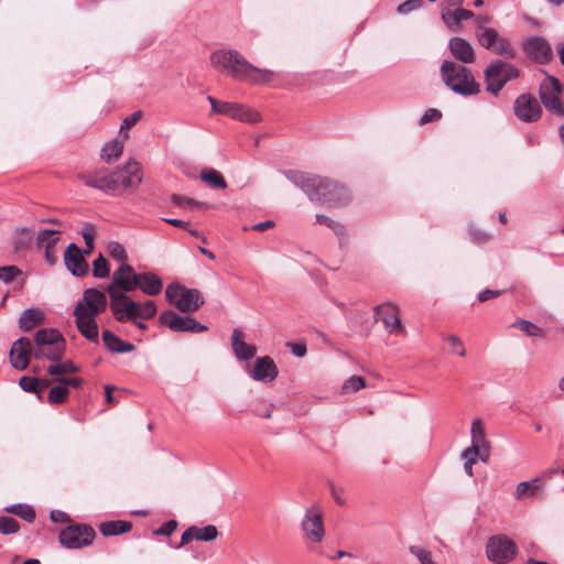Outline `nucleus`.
<instances>
[{"label": "nucleus", "instance_id": "nucleus-24", "mask_svg": "<svg viewBox=\"0 0 564 564\" xmlns=\"http://www.w3.org/2000/svg\"><path fill=\"white\" fill-rule=\"evenodd\" d=\"M218 534L217 528L213 524H208L203 528L192 525L183 532L181 542L175 547H182L191 543L193 540L209 542L217 539Z\"/></svg>", "mask_w": 564, "mask_h": 564}, {"label": "nucleus", "instance_id": "nucleus-42", "mask_svg": "<svg viewBox=\"0 0 564 564\" xmlns=\"http://www.w3.org/2000/svg\"><path fill=\"white\" fill-rule=\"evenodd\" d=\"M110 272V267L108 260L99 254L97 259L93 262V275L97 279L108 278Z\"/></svg>", "mask_w": 564, "mask_h": 564}, {"label": "nucleus", "instance_id": "nucleus-60", "mask_svg": "<svg viewBox=\"0 0 564 564\" xmlns=\"http://www.w3.org/2000/svg\"><path fill=\"white\" fill-rule=\"evenodd\" d=\"M50 519L56 523H65L69 521V517L66 512L61 510H53L50 513Z\"/></svg>", "mask_w": 564, "mask_h": 564}, {"label": "nucleus", "instance_id": "nucleus-33", "mask_svg": "<svg viewBox=\"0 0 564 564\" xmlns=\"http://www.w3.org/2000/svg\"><path fill=\"white\" fill-rule=\"evenodd\" d=\"M63 229L54 228V229H42L39 230L36 235V246L39 249L45 247H55L59 241L61 235L63 234Z\"/></svg>", "mask_w": 564, "mask_h": 564}, {"label": "nucleus", "instance_id": "nucleus-5", "mask_svg": "<svg viewBox=\"0 0 564 564\" xmlns=\"http://www.w3.org/2000/svg\"><path fill=\"white\" fill-rule=\"evenodd\" d=\"M444 85L453 93L468 97L480 93V84L465 65L445 59L440 67Z\"/></svg>", "mask_w": 564, "mask_h": 564}, {"label": "nucleus", "instance_id": "nucleus-45", "mask_svg": "<svg viewBox=\"0 0 564 564\" xmlns=\"http://www.w3.org/2000/svg\"><path fill=\"white\" fill-rule=\"evenodd\" d=\"M107 252L112 259L121 263L128 260V254L124 247L118 241H110L107 246Z\"/></svg>", "mask_w": 564, "mask_h": 564}, {"label": "nucleus", "instance_id": "nucleus-63", "mask_svg": "<svg viewBox=\"0 0 564 564\" xmlns=\"http://www.w3.org/2000/svg\"><path fill=\"white\" fill-rule=\"evenodd\" d=\"M210 106H212V111L214 113H219L220 115V110L223 109V106H224V102L225 101H219L217 100L216 98L212 97V96H208L207 97Z\"/></svg>", "mask_w": 564, "mask_h": 564}, {"label": "nucleus", "instance_id": "nucleus-49", "mask_svg": "<svg viewBox=\"0 0 564 564\" xmlns=\"http://www.w3.org/2000/svg\"><path fill=\"white\" fill-rule=\"evenodd\" d=\"M448 344L452 346L451 352L456 354L460 357H464L466 355V350L464 347V344L462 339L456 335H449L447 337Z\"/></svg>", "mask_w": 564, "mask_h": 564}, {"label": "nucleus", "instance_id": "nucleus-62", "mask_svg": "<svg viewBox=\"0 0 564 564\" xmlns=\"http://www.w3.org/2000/svg\"><path fill=\"white\" fill-rule=\"evenodd\" d=\"M275 226V223L273 220H265L262 223H258L251 227L252 230L256 231H264L267 229L273 228Z\"/></svg>", "mask_w": 564, "mask_h": 564}, {"label": "nucleus", "instance_id": "nucleus-57", "mask_svg": "<svg viewBox=\"0 0 564 564\" xmlns=\"http://www.w3.org/2000/svg\"><path fill=\"white\" fill-rule=\"evenodd\" d=\"M502 292L503 291L486 289L478 293L477 300H478V302L482 303L488 300L498 297L500 294H502Z\"/></svg>", "mask_w": 564, "mask_h": 564}, {"label": "nucleus", "instance_id": "nucleus-7", "mask_svg": "<svg viewBox=\"0 0 564 564\" xmlns=\"http://www.w3.org/2000/svg\"><path fill=\"white\" fill-rule=\"evenodd\" d=\"M519 77L520 70L518 67L502 59H494L484 70L486 91L498 96L509 82Z\"/></svg>", "mask_w": 564, "mask_h": 564}, {"label": "nucleus", "instance_id": "nucleus-16", "mask_svg": "<svg viewBox=\"0 0 564 564\" xmlns=\"http://www.w3.org/2000/svg\"><path fill=\"white\" fill-rule=\"evenodd\" d=\"M301 528L305 538L312 543H321L325 535L323 513L316 507L306 509Z\"/></svg>", "mask_w": 564, "mask_h": 564}, {"label": "nucleus", "instance_id": "nucleus-9", "mask_svg": "<svg viewBox=\"0 0 564 564\" xmlns=\"http://www.w3.org/2000/svg\"><path fill=\"white\" fill-rule=\"evenodd\" d=\"M165 295L169 303L182 313L195 312L204 304L200 291L187 288L186 284H167Z\"/></svg>", "mask_w": 564, "mask_h": 564}, {"label": "nucleus", "instance_id": "nucleus-51", "mask_svg": "<svg viewBox=\"0 0 564 564\" xmlns=\"http://www.w3.org/2000/svg\"><path fill=\"white\" fill-rule=\"evenodd\" d=\"M177 528V522L175 520H169L164 522L160 528L153 531L155 535H165L170 536Z\"/></svg>", "mask_w": 564, "mask_h": 564}, {"label": "nucleus", "instance_id": "nucleus-34", "mask_svg": "<svg viewBox=\"0 0 564 564\" xmlns=\"http://www.w3.org/2000/svg\"><path fill=\"white\" fill-rule=\"evenodd\" d=\"M4 511L14 514L22 520L32 523L36 518L35 509L26 503H14L4 508Z\"/></svg>", "mask_w": 564, "mask_h": 564}, {"label": "nucleus", "instance_id": "nucleus-29", "mask_svg": "<svg viewBox=\"0 0 564 564\" xmlns=\"http://www.w3.org/2000/svg\"><path fill=\"white\" fill-rule=\"evenodd\" d=\"M102 340L105 346L112 352L123 354L134 349L133 344L124 343L120 337L110 330L102 332Z\"/></svg>", "mask_w": 564, "mask_h": 564}, {"label": "nucleus", "instance_id": "nucleus-13", "mask_svg": "<svg viewBox=\"0 0 564 564\" xmlns=\"http://www.w3.org/2000/svg\"><path fill=\"white\" fill-rule=\"evenodd\" d=\"M562 90L561 82L551 75H546L539 88V96L545 109L561 118L564 117V105L561 100Z\"/></svg>", "mask_w": 564, "mask_h": 564}, {"label": "nucleus", "instance_id": "nucleus-11", "mask_svg": "<svg viewBox=\"0 0 564 564\" xmlns=\"http://www.w3.org/2000/svg\"><path fill=\"white\" fill-rule=\"evenodd\" d=\"M96 538L94 528L86 523H70L58 535L59 543L66 549H82L90 545Z\"/></svg>", "mask_w": 564, "mask_h": 564}, {"label": "nucleus", "instance_id": "nucleus-58", "mask_svg": "<svg viewBox=\"0 0 564 564\" xmlns=\"http://www.w3.org/2000/svg\"><path fill=\"white\" fill-rule=\"evenodd\" d=\"M141 291L150 296H154L161 293L163 284H137Z\"/></svg>", "mask_w": 564, "mask_h": 564}, {"label": "nucleus", "instance_id": "nucleus-12", "mask_svg": "<svg viewBox=\"0 0 564 564\" xmlns=\"http://www.w3.org/2000/svg\"><path fill=\"white\" fill-rule=\"evenodd\" d=\"M517 553L516 542L505 534L492 535L487 540L486 555L492 563L507 564L517 556Z\"/></svg>", "mask_w": 564, "mask_h": 564}, {"label": "nucleus", "instance_id": "nucleus-41", "mask_svg": "<svg viewBox=\"0 0 564 564\" xmlns=\"http://www.w3.org/2000/svg\"><path fill=\"white\" fill-rule=\"evenodd\" d=\"M19 386L23 391L34 393L39 400H42L39 378L23 376L19 381Z\"/></svg>", "mask_w": 564, "mask_h": 564}, {"label": "nucleus", "instance_id": "nucleus-55", "mask_svg": "<svg viewBox=\"0 0 564 564\" xmlns=\"http://www.w3.org/2000/svg\"><path fill=\"white\" fill-rule=\"evenodd\" d=\"M54 381L64 384L67 389L68 387L77 389L80 388L84 383L82 378L55 377Z\"/></svg>", "mask_w": 564, "mask_h": 564}, {"label": "nucleus", "instance_id": "nucleus-3", "mask_svg": "<svg viewBox=\"0 0 564 564\" xmlns=\"http://www.w3.org/2000/svg\"><path fill=\"white\" fill-rule=\"evenodd\" d=\"M137 289V284H108L107 292L110 297V310L119 323L135 318L151 319L156 314L154 301L139 302L132 300L128 293Z\"/></svg>", "mask_w": 564, "mask_h": 564}, {"label": "nucleus", "instance_id": "nucleus-36", "mask_svg": "<svg viewBox=\"0 0 564 564\" xmlns=\"http://www.w3.org/2000/svg\"><path fill=\"white\" fill-rule=\"evenodd\" d=\"M79 371V367L70 360L55 361L47 367V373L55 377H64V375L76 373Z\"/></svg>", "mask_w": 564, "mask_h": 564}, {"label": "nucleus", "instance_id": "nucleus-64", "mask_svg": "<svg viewBox=\"0 0 564 564\" xmlns=\"http://www.w3.org/2000/svg\"><path fill=\"white\" fill-rule=\"evenodd\" d=\"M489 456H490V447H489V444H486L484 447H481L479 449L477 458H479L481 462L486 463L489 459Z\"/></svg>", "mask_w": 564, "mask_h": 564}, {"label": "nucleus", "instance_id": "nucleus-48", "mask_svg": "<svg viewBox=\"0 0 564 564\" xmlns=\"http://www.w3.org/2000/svg\"><path fill=\"white\" fill-rule=\"evenodd\" d=\"M21 274L22 271L17 265L0 267V280L3 282H11Z\"/></svg>", "mask_w": 564, "mask_h": 564}, {"label": "nucleus", "instance_id": "nucleus-37", "mask_svg": "<svg viewBox=\"0 0 564 564\" xmlns=\"http://www.w3.org/2000/svg\"><path fill=\"white\" fill-rule=\"evenodd\" d=\"M122 151L123 143L118 139H113L102 147L101 159L107 163H111L122 154Z\"/></svg>", "mask_w": 564, "mask_h": 564}, {"label": "nucleus", "instance_id": "nucleus-53", "mask_svg": "<svg viewBox=\"0 0 564 564\" xmlns=\"http://www.w3.org/2000/svg\"><path fill=\"white\" fill-rule=\"evenodd\" d=\"M421 6L422 0H406L398 7L397 11L401 14H406L419 9Z\"/></svg>", "mask_w": 564, "mask_h": 564}, {"label": "nucleus", "instance_id": "nucleus-38", "mask_svg": "<svg viewBox=\"0 0 564 564\" xmlns=\"http://www.w3.org/2000/svg\"><path fill=\"white\" fill-rule=\"evenodd\" d=\"M471 446L479 451L486 444H489L486 440L485 427L480 419H476L471 423Z\"/></svg>", "mask_w": 564, "mask_h": 564}, {"label": "nucleus", "instance_id": "nucleus-26", "mask_svg": "<svg viewBox=\"0 0 564 564\" xmlns=\"http://www.w3.org/2000/svg\"><path fill=\"white\" fill-rule=\"evenodd\" d=\"M278 373L273 359L268 356L257 358L250 372L252 379L257 381H272L278 377Z\"/></svg>", "mask_w": 564, "mask_h": 564}, {"label": "nucleus", "instance_id": "nucleus-14", "mask_svg": "<svg viewBox=\"0 0 564 564\" xmlns=\"http://www.w3.org/2000/svg\"><path fill=\"white\" fill-rule=\"evenodd\" d=\"M159 322L161 325L169 327L172 332L184 333H203L208 330V327L194 317L181 316L174 311H165L160 315Z\"/></svg>", "mask_w": 564, "mask_h": 564}, {"label": "nucleus", "instance_id": "nucleus-15", "mask_svg": "<svg viewBox=\"0 0 564 564\" xmlns=\"http://www.w3.org/2000/svg\"><path fill=\"white\" fill-rule=\"evenodd\" d=\"M375 321L382 323L390 335H405V328L399 317V308L392 303H382L376 306Z\"/></svg>", "mask_w": 564, "mask_h": 564}, {"label": "nucleus", "instance_id": "nucleus-6", "mask_svg": "<svg viewBox=\"0 0 564 564\" xmlns=\"http://www.w3.org/2000/svg\"><path fill=\"white\" fill-rule=\"evenodd\" d=\"M34 358L59 361L66 349V340L55 328H43L34 335Z\"/></svg>", "mask_w": 564, "mask_h": 564}, {"label": "nucleus", "instance_id": "nucleus-21", "mask_svg": "<svg viewBox=\"0 0 564 564\" xmlns=\"http://www.w3.org/2000/svg\"><path fill=\"white\" fill-rule=\"evenodd\" d=\"M64 262L67 270L75 276L80 278L88 272V262L84 258L82 250L75 243H69L66 248Z\"/></svg>", "mask_w": 564, "mask_h": 564}, {"label": "nucleus", "instance_id": "nucleus-61", "mask_svg": "<svg viewBox=\"0 0 564 564\" xmlns=\"http://www.w3.org/2000/svg\"><path fill=\"white\" fill-rule=\"evenodd\" d=\"M44 250V257H45V260L48 264H54L57 260V256H56V251H55V247H45V248H42Z\"/></svg>", "mask_w": 564, "mask_h": 564}, {"label": "nucleus", "instance_id": "nucleus-47", "mask_svg": "<svg viewBox=\"0 0 564 564\" xmlns=\"http://www.w3.org/2000/svg\"><path fill=\"white\" fill-rule=\"evenodd\" d=\"M409 551L420 561L421 564H436L432 560V553L419 545H411Z\"/></svg>", "mask_w": 564, "mask_h": 564}, {"label": "nucleus", "instance_id": "nucleus-17", "mask_svg": "<svg viewBox=\"0 0 564 564\" xmlns=\"http://www.w3.org/2000/svg\"><path fill=\"white\" fill-rule=\"evenodd\" d=\"M513 110L517 118L523 122H535L542 115L540 102L531 94L518 96L514 100Z\"/></svg>", "mask_w": 564, "mask_h": 564}, {"label": "nucleus", "instance_id": "nucleus-35", "mask_svg": "<svg viewBox=\"0 0 564 564\" xmlns=\"http://www.w3.org/2000/svg\"><path fill=\"white\" fill-rule=\"evenodd\" d=\"M200 178L212 188L225 189L227 187L226 180L224 178L221 173L215 169H204L200 172Z\"/></svg>", "mask_w": 564, "mask_h": 564}, {"label": "nucleus", "instance_id": "nucleus-4", "mask_svg": "<svg viewBox=\"0 0 564 564\" xmlns=\"http://www.w3.org/2000/svg\"><path fill=\"white\" fill-rule=\"evenodd\" d=\"M107 307V299L104 292L97 289H87L83 299L74 310L76 326L79 333L91 341L98 340V325L95 317Z\"/></svg>", "mask_w": 564, "mask_h": 564}, {"label": "nucleus", "instance_id": "nucleus-2", "mask_svg": "<svg viewBox=\"0 0 564 564\" xmlns=\"http://www.w3.org/2000/svg\"><path fill=\"white\" fill-rule=\"evenodd\" d=\"M213 67L231 78L250 84H267L273 78V73L250 64L236 50H218L210 55Z\"/></svg>", "mask_w": 564, "mask_h": 564}, {"label": "nucleus", "instance_id": "nucleus-40", "mask_svg": "<svg viewBox=\"0 0 564 564\" xmlns=\"http://www.w3.org/2000/svg\"><path fill=\"white\" fill-rule=\"evenodd\" d=\"M69 390L62 383L53 387L47 397V401L51 404H62L67 400Z\"/></svg>", "mask_w": 564, "mask_h": 564}, {"label": "nucleus", "instance_id": "nucleus-19", "mask_svg": "<svg viewBox=\"0 0 564 564\" xmlns=\"http://www.w3.org/2000/svg\"><path fill=\"white\" fill-rule=\"evenodd\" d=\"M34 357V347L28 337L17 339L10 350V364L17 370H25L31 357Z\"/></svg>", "mask_w": 564, "mask_h": 564}, {"label": "nucleus", "instance_id": "nucleus-54", "mask_svg": "<svg viewBox=\"0 0 564 564\" xmlns=\"http://www.w3.org/2000/svg\"><path fill=\"white\" fill-rule=\"evenodd\" d=\"M142 118V111H134L132 115L128 116L123 119V122L120 127V131L131 129L140 119Z\"/></svg>", "mask_w": 564, "mask_h": 564}, {"label": "nucleus", "instance_id": "nucleus-59", "mask_svg": "<svg viewBox=\"0 0 564 564\" xmlns=\"http://www.w3.org/2000/svg\"><path fill=\"white\" fill-rule=\"evenodd\" d=\"M286 346L291 348L292 354L296 357H303L307 351L306 345L302 343L290 341L286 344Z\"/></svg>", "mask_w": 564, "mask_h": 564}, {"label": "nucleus", "instance_id": "nucleus-44", "mask_svg": "<svg viewBox=\"0 0 564 564\" xmlns=\"http://www.w3.org/2000/svg\"><path fill=\"white\" fill-rule=\"evenodd\" d=\"M365 380L362 377L360 376H351L349 377L341 386V392L344 394H349V393H354V392H357L359 390H361L362 388H365Z\"/></svg>", "mask_w": 564, "mask_h": 564}, {"label": "nucleus", "instance_id": "nucleus-46", "mask_svg": "<svg viewBox=\"0 0 564 564\" xmlns=\"http://www.w3.org/2000/svg\"><path fill=\"white\" fill-rule=\"evenodd\" d=\"M479 451L475 449V447H467L463 453L462 457L465 459L464 470L469 476L473 477V465L477 462V455Z\"/></svg>", "mask_w": 564, "mask_h": 564}, {"label": "nucleus", "instance_id": "nucleus-25", "mask_svg": "<svg viewBox=\"0 0 564 564\" xmlns=\"http://www.w3.org/2000/svg\"><path fill=\"white\" fill-rule=\"evenodd\" d=\"M285 175L294 185L302 188L311 200H314L321 176L308 175L299 171H289Z\"/></svg>", "mask_w": 564, "mask_h": 564}, {"label": "nucleus", "instance_id": "nucleus-39", "mask_svg": "<svg viewBox=\"0 0 564 564\" xmlns=\"http://www.w3.org/2000/svg\"><path fill=\"white\" fill-rule=\"evenodd\" d=\"M512 327L519 328L530 337H543L545 335L544 330L540 326L527 319H518L512 324Z\"/></svg>", "mask_w": 564, "mask_h": 564}, {"label": "nucleus", "instance_id": "nucleus-30", "mask_svg": "<svg viewBox=\"0 0 564 564\" xmlns=\"http://www.w3.org/2000/svg\"><path fill=\"white\" fill-rule=\"evenodd\" d=\"M132 529V523L126 520L105 521L99 524V531L104 536H113L127 533Z\"/></svg>", "mask_w": 564, "mask_h": 564}, {"label": "nucleus", "instance_id": "nucleus-56", "mask_svg": "<svg viewBox=\"0 0 564 564\" xmlns=\"http://www.w3.org/2000/svg\"><path fill=\"white\" fill-rule=\"evenodd\" d=\"M471 240L476 243H485L490 240L491 236L486 231L477 228L470 229Z\"/></svg>", "mask_w": 564, "mask_h": 564}, {"label": "nucleus", "instance_id": "nucleus-52", "mask_svg": "<svg viewBox=\"0 0 564 564\" xmlns=\"http://www.w3.org/2000/svg\"><path fill=\"white\" fill-rule=\"evenodd\" d=\"M442 118V112L435 108H429L420 119V124H426L437 121Z\"/></svg>", "mask_w": 564, "mask_h": 564}, {"label": "nucleus", "instance_id": "nucleus-10", "mask_svg": "<svg viewBox=\"0 0 564 564\" xmlns=\"http://www.w3.org/2000/svg\"><path fill=\"white\" fill-rule=\"evenodd\" d=\"M313 202H319L328 207H341L350 202V193L338 182L321 177Z\"/></svg>", "mask_w": 564, "mask_h": 564}, {"label": "nucleus", "instance_id": "nucleus-28", "mask_svg": "<svg viewBox=\"0 0 564 564\" xmlns=\"http://www.w3.org/2000/svg\"><path fill=\"white\" fill-rule=\"evenodd\" d=\"M471 18H475V13L464 8H456L455 10H442V20L444 24L452 31H458L460 28V22Z\"/></svg>", "mask_w": 564, "mask_h": 564}, {"label": "nucleus", "instance_id": "nucleus-1", "mask_svg": "<svg viewBox=\"0 0 564 564\" xmlns=\"http://www.w3.org/2000/svg\"><path fill=\"white\" fill-rule=\"evenodd\" d=\"M86 186L111 196L133 193L142 182V169L139 162L130 160L123 166L109 171L99 169L77 175Z\"/></svg>", "mask_w": 564, "mask_h": 564}, {"label": "nucleus", "instance_id": "nucleus-20", "mask_svg": "<svg viewBox=\"0 0 564 564\" xmlns=\"http://www.w3.org/2000/svg\"><path fill=\"white\" fill-rule=\"evenodd\" d=\"M111 282H162V279L154 272L135 273L130 264L122 262L113 272Z\"/></svg>", "mask_w": 564, "mask_h": 564}, {"label": "nucleus", "instance_id": "nucleus-27", "mask_svg": "<svg viewBox=\"0 0 564 564\" xmlns=\"http://www.w3.org/2000/svg\"><path fill=\"white\" fill-rule=\"evenodd\" d=\"M231 347L236 358L241 361L250 360L257 354L256 346L247 344L245 341V334L239 328H235L232 330Z\"/></svg>", "mask_w": 564, "mask_h": 564}, {"label": "nucleus", "instance_id": "nucleus-8", "mask_svg": "<svg viewBox=\"0 0 564 564\" xmlns=\"http://www.w3.org/2000/svg\"><path fill=\"white\" fill-rule=\"evenodd\" d=\"M475 37L481 47L495 55L502 56L505 59L517 57V50L512 43L494 28L479 25L475 30Z\"/></svg>", "mask_w": 564, "mask_h": 564}, {"label": "nucleus", "instance_id": "nucleus-43", "mask_svg": "<svg viewBox=\"0 0 564 564\" xmlns=\"http://www.w3.org/2000/svg\"><path fill=\"white\" fill-rule=\"evenodd\" d=\"M20 523L12 517L0 516V533L3 535L15 534L20 531Z\"/></svg>", "mask_w": 564, "mask_h": 564}, {"label": "nucleus", "instance_id": "nucleus-18", "mask_svg": "<svg viewBox=\"0 0 564 564\" xmlns=\"http://www.w3.org/2000/svg\"><path fill=\"white\" fill-rule=\"evenodd\" d=\"M522 50L527 56L539 64H547L553 58V52L549 42L542 36H532L522 43Z\"/></svg>", "mask_w": 564, "mask_h": 564}, {"label": "nucleus", "instance_id": "nucleus-31", "mask_svg": "<svg viewBox=\"0 0 564 564\" xmlns=\"http://www.w3.org/2000/svg\"><path fill=\"white\" fill-rule=\"evenodd\" d=\"M44 321V313L40 308H26L19 318V326L29 332Z\"/></svg>", "mask_w": 564, "mask_h": 564}, {"label": "nucleus", "instance_id": "nucleus-32", "mask_svg": "<svg viewBox=\"0 0 564 564\" xmlns=\"http://www.w3.org/2000/svg\"><path fill=\"white\" fill-rule=\"evenodd\" d=\"M542 487L543 482L540 478H534L530 481H521L517 485L514 496L517 499L534 497L541 491Z\"/></svg>", "mask_w": 564, "mask_h": 564}, {"label": "nucleus", "instance_id": "nucleus-50", "mask_svg": "<svg viewBox=\"0 0 564 564\" xmlns=\"http://www.w3.org/2000/svg\"><path fill=\"white\" fill-rule=\"evenodd\" d=\"M83 238L87 247V252H90L94 248L95 239V227L91 224H86L83 230Z\"/></svg>", "mask_w": 564, "mask_h": 564}, {"label": "nucleus", "instance_id": "nucleus-23", "mask_svg": "<svg viewBox=\"0 0 564 564\" xmlns=\"http://www.w3.org/2000/svg\"><path fill=\"white\" fill-rule=\"evenodd\" d=\"M451 54L457 59L458 64H471L476 59L473 45L465 39L454 36L448 42Z\"/></svg>", "mask_w": 564, "mask_h": 564}, {"label": "nucleus", "instance_id": "nucleus-22", "mask_svg": "<svg viewBox=\"0 0 564 564\" xmlns=\"http://www.w3.org/2000/svg\"><path fill=\"white\" fill-rule=\"evenodd\" d=\"M220 115L227 116L235 120L250 123L258 122L260 120L259 112L238 102L225 101L223 109L220 110Z\"/></svg>", "mask_w": 564, "mask_h": 564}]
</instances>
